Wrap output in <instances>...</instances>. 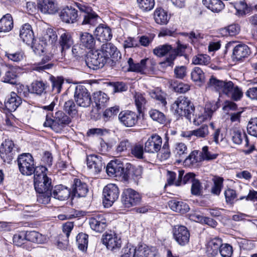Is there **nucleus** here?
Here are the masks:
<instances>
[{"instance_id":"nucleus-1","label":"nucleus","mask_w":257,"mask_h":257,"mask_svg":"<svg viewBox=\"0 0 257 257\" xmlns=\"http://www.w3.org/2000/svg\"><path fill=\"white\" fill-rule=\"evenodd\" d=\"M71 121V119L69 116L62 111L59 110L55 112L53 119L52 118L50 114H47L46 115V119L43 123V126L50 127L55 132L59 133L66 125H68Z\"/></svg>"},{"instance_id":"nucleus-2","label":"nucleus","mask_w":257,"mask_h":257,"mask_svg":"<svg viewBox=\"0 0 257 257\" xmlns=\"http://www.w3.org/2000/svg\"><path fill=\"white\" fill-rule=\"evenodd\" d=\"M47 170L45 167L37 166L34 175V187L37 192L51 190V179L47 176Z\"/></svg>"},{"instance_id":"nucleus-3","label":"nucleus","mask_w":257,"mask_h":257,"mask_svg":"<svg viewBox=\"0 0 257 257\" xmlns=\"http://www.w3.org/2000/svg\"><path fill=\"white\" fill-rule=\"evenodd\" d=\"M175 112L180 116H184L191 120V115L194 111V107L191 105L189 99L184 96L178 97L172 105Z\"/></svg>"},{"instance_id":"nucleus-4","label":"nucleus","mask_w":257,"mask_h":257,"mask_svg":"<svg viewBox=\"0 0 257 257\" xmlns=\"http://www.w3.org/2000/svg\"><path fill=\"white\" fill-rule=\"evenodd\" d=\"M17 161L19 171L22 175L30 176L35 174L37 167L31 154L23 153L19 155Z\"/></svg>"},{"instance_id":"nucleus-5","label":"nucleus","mask_w":257,"mask_h":257,"mask_svg":"<svg viewBox=\"0 0 257 257\" xmlns=\"http://www.w3.org/2000/svg\"><path fill=\"white\" fill-rule=\"evenodd\" d=\"M153 54L162 57L168 55L165 60L162 62V64L166 66H173L174 61L176 58L177 52L173 49V47L169 44L160 45L155 47L153 50Z\"/></svg>"},{"instance_id":"nucleus-6","label":"nucleus","mask_w":257,"mask_h":257,"mask_svg":"<svg viewBox=\"0 0 257 257\" xmlns=\"http://www.w3.org/2000/svg\"><path fill=\"white\" fill-rule=\"evenodd\" d=\"M17 148L14 142L7 139L0 147V156L4 162L10 163L16 155Z\"/></svg>"},{"instance_id":"nucleus-7","label":"nucleus","mask_w":257,"mask_h":257,"mask_svg":"<svg viewBox=\"0 0 257 257\" xmlns=\"http://www.w3.org/2000/svg\"><path fill=\"white\" fill-rule=\"evenodd\" d=\"M121 200L125 207L130 208L139 204L142 200V196L136 191L131 188H127L122 192Z\"/></svg>"},{"instance_id":"nucleus-8","label":"nucleus","mask_w":257,"mask_h":257,"mask_svg":"<svg viewBox=\"0 0 257 257\" xmlns=\"http://www.w3.org/2000/svg\"><path fill=\"white\" fill-rule=\"evenodd\" d=\"M77 105L82 107H89L91 102L90 94L85 86H77L74 95Z\"/></svg>"},{"instance_id":"nucleus-9","label":"nucleus","mask_w":257,"mask_h":257,"mask_svg":"<svg viewBox=\"0 0 257 257\" xmlns=\"http://www.w3.org/2000/svg\"><path fill=\"white\" fill-rule=\"evenodd\" d=\"M76 6L82 13L80 16L83 18L82 25L94 26L98 23L99 17L91 8L80 3H76Z\"/></svg>"},{"instance_id":"nucleus-10","label":"nucleus","mask_w":257,"mask_h":257,"mask_svg":"<svg viewBox=\"0 0 257 257\" xmlns=\"http://www.w3.org/2000/svg\"><path fill=\"white\" fill-rule=\"evenodd\" d=\"M119 191L117 186L114 184L107 185L103 190V203L105 207H110L118 199Z\"/></svg>"},{"instance_id":"nucleus-11","label":"nucleus","mask_w":257,"mask_h":257,"mask_svg":"<svg viewBox=\"0 0 257 257\" xmlns=\"http://www.w3.org/2000/svg\"><path fill=\"white\" fill-rule=\"evenodd\" d=\"M102 55L103 53L98 50L89 52L85 60L86 64L93 69L102 68L107 62Z\"/></svg>"},{"instance_id":"nucleus-12","label":"nucleus","mask_w":257,"mask_h":257,"mask_svg":"<svg viewBox=\"0 0 257 257\" xmlns=\"http://www.w3.org/2000/svg\"><path fill=\"white\" fill-rule=\"evenodd\" d=\"M207 85L208 88L219 92V94H225V93L228 92L229 89L231 88L232 81L219 80L212 75L209 78Z\"/></svg>"},{"instance_id":"nucleus-13","label":"nucleus","mask_w":257,"mask_h":257,"mask_svg":"<svg viewBox=\"0 0 257 257\" xmlns=\"http://www.w3.org/2000/svg\"><path fill=\"white\" fill-rule=\"evenodd\" d=\"M162 145V138L157 134L152 135L145 143L144 151L149 153H158L161 150Z\"/></svg>"},{"instance_id":"nucleus-14","label":"nucleus","mask_w":257,"mask_h":257,"mask_svg":"<svg viewBox=\"0 0 257 257\" xmlns=\"http://www.w3.org/2000/svg\"><path fill=\"white\" fill-rule=\"evenodd\" d=\"M102 239L107 249L112 251H116L121 247V239L114 233H105L103 235Z\"/></svg>"},{"instance_id":"nucleus-15","label":"nucleus","mask_w":257,"mask_h":257,"mask_svg":"<svg viewBox=\"0 0 257 257\" xmlns=\"http://www.w3.org/2000/svg\"><path fill=\"white\" fill-rule=\"evenodd\" d=\"M103 53L104 58L107 61L109 58H112L113 61H117L121 58V54L117 48L112 43H108L102 45L101 49L98 50Z\"/></svg>"},{"instance_id":"nucleus-16","label":"nucleus","mask_w":257,"mask_h":257,"mask_svg":"<svg viewBox=\"0 0 257 257\" xmlns=\"http://www.w3.org/2000/svg\"><path fill=\"white\" fill-rule=\"evenodd\" d=\"M219 99H218L217 101H212L207 102L204 108L205 114L204 115H199L198 118L194 117L193 118L194 124L199 125L205 119L210 118L213 113L219 108Z\"/></svg>"},{"instance_id":"nucleus-17","label":"nucleus","mask_w":257,"mask_h":257,"mask_svg":"<svg viewBox=\"0 0 257 257\" xmlns=\"http://www.w3.org/2000/svg\"><path fill=\"white\" fill-rule=\"evenodd\" d=\"M175 240L181 245H185L189 241L190 233L187 228L183 225H176L173 230Z\"/></svg>"},{"instance_id":"nucleus-18","label":"nucleus","mask_w":257,"mask_h":257,"mask_svg":"<svg viewBox=\"0 0 257 257\" xmlns=\"http://www.w3.org/2000/svg\"><path fill=\"white\" fill-rule=\"evenodd\" d=\"M74 41L70 33L65 31L62 33L58 40V48L61 52L62 57H64L66 51L73 45Z\"/></svg>"},{"instance_id":"nucleus-19","label":"nucleus","mask_w":257,"mask_h":257,"mask_svg":"<svg viewBox=\"0 0 257 257\" xmlns=\"http://www.w3.org/2000/svg\"><path fill=\"white\" fill-rule=\"evenodd\" d=\"M139 116L134 111L124 110L118 114V119L120 123L126 127L135 126L138 120Z\"/></svg>"},{"instance_id":"nucleus-20","label":"nucleus","mask_w":257,"mask_h":257,"mask_svg":"<svg viewBox=\"0 0 257 257\" xmlns=\"http://www.w3.org/2000/svg\"><path fill=\"white\" fill-rule=\"evenodd\" d=\"M20 37L21 40L28 45L36 48V40L31 26L26 23L23 25L20 30Z\"/></svg>"},{"instance_id":"nucleus-21","label":"nucleus","mask_w":257,"mask_h":257,"mask_svg":"<svg viewBox=\"0 0 257 257\" xmlns=\"http://www.w3.org/2000/svg\"><path fill=\"white\" fill-rule=\"evenodd\" d=\"M87 166L90 172L96 174L99 173L102 168L105 167L101 158L97 155H90L87 157Z\"/></svg>"},{"instance_id":"nucleus-22","label":"nucleus","mask_w":257,"mask_h":257,"mask_svg":"<svg viewBox=\"0 0 257 257\" xmlns=\"http://www.w3.org/2000/svg\"><path fill=\"white\" fill-rule=\"evenodd\" d=\"M90 227L96 232H101L106 226V220L104 215L100 213L94 214L89 218Z\"/></svg>"},{"instance_id":"nucleus-23","label":"nucleus","mask_w":257,"mask_h":257,"mask_svg":"<svg viewBox=\"0 0 257 257\" xmlns=\"http://www.w3.org/2000/svg\"><path fill=\"white\" fill-rule=\"evenodd\" d=\"M88 191L87 184L78 179H75L72 186V194L76 197H85Z\"/></svg>"},{"instance_id":"nucleus-24","label":"nucleus","mask_w":257,"mask_h":257,"mask_svg":"<svg viewBox=\"0 0 257 257\" xmlns=\"http://www.w3.org/2000/svg\"><path fill=\"white\" fill-rule=\"evenodd\" d=\"M20 96L14 92H11L5 99V105L9 111H14L22 103Z\"/></svg>"},{"instance_id":"nucleus-25","label":"nucleus","mask_w":257,"mask_h":257,"mask_svg":"<svg viewBox=\"0 0 257 257\" xmlns=\"http://www.w3.org/2000/svg\"><path fill=\"white\" fill-rule=\"evenodd\" d=\"M60 17L65 23H73L78 17L77 11L71 6H66L61 11Z\"/></svg>"},{"instance_id":"nucleus-26","label":"nucleus","mask_w":257,"mask_h":257,"mask_svg":"<svg viewBox=\"0 0 257 257\" xmlns=\"http://www.w3.org/2000/svg\"><path fill=\"white\" fill-rule=\"evenodd\" d=\"M94 34L97 40L103 42L110 40L112 37L111 29L103 25H99L95 29Z\"/></svg>"},{"instance_id":"nucleus-27","label":"nucleus","mask_w":257,"mask_h":257,"mask_svg":"<svg viewBox=\"0 0 257 257\" xmlns=\"http://www.w3.org/2000/svg\"><path fill=\"white\" fill-rule=\"evenodd\" d=\"M222 244V239L219 238H214L211 239L206 246V253L208 257L216 256Z\"/></svg>"},{"instance_id":"nucleus-28","label":"nucleus","mask_w":257,"mask_h":257,"mask_svg":"<svg viewBox=\"0 0 257 257\" xmlns=\"http://www.w3.org/2000/svg\"><path fill=\"white\" fill-rule=\"evenodd\" d=\"M71 192L66 187L59 185L56 186L52 192V196L59 200L63 201L67 199L70 196Z\"/></svg>"},{"instance_id":"nucleus-29","label":"nucleus","mask_w":257,"mask_h":257,"mask_svg":"<svg viewBox=\"0 0 257 257\" xmlns=\"http://www.w3.org/2000/svg\"><path fill=\"white\" fill-rule=\"evenodd\" d=\"M249 53V48L247 45L243 44H238L233 49L232 59L234 60L240 61L242 58L246 57Z\"/></svg>"},{"instance_id":"nucleus-30","label":"nucleus","mask_w":257,"mask_h":257,"mask_svg":"<svg viewBox=\"0 0 257 257\" xmlns=\"http://www.w3.org/2000/svg\"><path fill=\"white\" fill-rule=\"evenodd\" d=\"M38 9L44 14H54L57 11L55 0H42L38 4Z\"/></svg>"},{"instance_id":"nucleus-31","label":"nucleus","mask_w":257,"mask_h":257,"mask_svg":"<svg viewBox=\"0 0 257 257\" xmlns=\"http://www.w3.org/2000/svg\"><path fill=\"white\" fill-rule=\"evenodd\" d=\"M148 61L149 59L146 58L142 59L140 63H134L133 59L132 58H130L127 60V64L128 65V70L144 73L147 69V62Z\"/></svg>"},{"instance_id":"nucleus-32","label":"nucleus","mask_w":257,"mask_h":257,"mask_svg":"<svg viewBox=\"0 0 257 257\" xmlns=\"http://www.w3.org/2000/svg\"><path fill=\"white\" fill-rule=\"evenodd\" d=\"M184 173L185 171L183 170L178 171V179L175 183V186H179L189 182L192 183L196 179L195 175L193 173Z\"/></svg>"},{"instance_id":"nucleus-33","label":"nucleus","mask_w":257,"mask_h":257,"mask_svg":"<svg viewBox=\"0 0 257 257\" xmlns=\"http://www.w3.org/2000/svg\"><path fill=\"white\" fill-rule=\"evenodd\" d=\"M155 22L159 25H166L169 20L167 12L161 8H157L153 14Z\"/></svg>"},{"instance_id":"nucleus-34","label":"nucleus","mask_w":257,"mask_h":257,"mask_svg":"<svg viewBox=\"0 0 257 257\" xmlns=\"http://www.w3.org/2000/svg\"><path fill=\"white\" fill-rule=\"evenodd\" d=\"M80 45L84 48L92 49L95 44L93 36L88 33H81L80 35Z\"/></svg>"},{"instance_id":"nucleus-35","label":"nucleus","mask_w":257,"mask_h":257,"mask_svg":"<svg viewBox=\"0 0 257 257\" xmlns=\"http://www.w3.org/2000/svg\"><path fill=\"white\" fill-rule=\"evenodd\" d=\"M14 27L13 20L11 14H7L0 20V32H8Z\"/></svg>"},{"instance_id":"nucleus-36","label":"nucleus","mask_w":257,"mask_h":257,"mask_svg":"<svg viewBox=\"0 0 257 257\" xmlns=\"http://www.w3.org/2000/svg\"><path fill=\"white\" fill-rule=\"evenodd\" d=\"M5 56L8 60L16 63H19L22 61L25 58L24 52L22 50L14 51L12 50H8L4 52Z\"/></svg>"},{"instance_id":"nucleus-37","label":"nucleus","mask_w":257,"mask_h":257,"mask_svg":"<svg viewBox=\"0 0 257 257\" xmlns=\"http://www.w3.org/2000/svg\"><path fill=\"white\" fill-rule=\"evenodd\" d=\"M231 140L233 143L236 145H240L242 141L244 140L245 146H249V141L244 132L240 130H234L231 134Z\"/></svg>"},{"instance_id":"nucleus-38","label":"nucleus","mask_w":257,"mask_h":257,"mask_svg":"<svg viewBox=\"0 0 257 257\" xmlns=\"http://www.w3.org/2000/svg\"><path fill=\"white\" fill-rule=\"evenodd\" d=\"M174 154L176 158L179 159V162H182L188 154L186 145L183 143H177L175 144Z\"/></svg>"},{"instance_id":"nucleus-39","label":"nucleus","mask_w":257,"mask_h":257,"mask_svg":"<svg viewBox=\"0 0 257 257\" xmlns=\"http://www.w3.org/2000/svg\"><path fill=\"white\" fill-rule=\"evenodd\" d=\"M47 84L42 80H35L31 84L29 91L39 95L46 93Z\"/></svg>"},{"instance_id":"nucleus-40","label":"nucleus","mask_w":257,"mask_h":257,"mask_svg":"<svg viewBox=\"0 0 257 257\" xmlns=\"http://www.w3.org/2000/svg\"><path fill=\"white\" fill-rule=\"evenodd\" d=\"M93 97L96 106L98 109L104 107L109 100L107 95L100 91L94 92Z\"/></svg>"},{"instance_id":"nucleus-41","label":"nucleus","mask_w":257,"mask_h":257,"mask_svg":"<svg viewBox=\"0 0 257 257\" xmlns=\"http://www.w3.org/2000/svg\"><path fill=\"white\" fill-rule=\"evenodd\" d=\"M169 205L172 210L181 213H185L189 210L188 205L183 201L172 200L169 202Z\"/></svg>"},{"instance_id":"nucleus-42","label":"nucleus","mask_w":257,"mask_h":257,"mask_svg":"<svg viewBox=\"0 0 257 257\" xmlns=\"http://www.w3.org/2000/svg\"><path fill=\"white\" fill-rule=\"evenodd\" d=\"M191 78L193 81L201 85L205 81V74L202 70L198 67H195L191 71Z\"/></svg>"},{"instance_id":"nucleus-43","label":"nucleus","mask_w":257,"mask_h":257,"mask_svg":"<svg viewBox=\"0 0 257 257\" xmlns=\"http://www.w3.org/2000/svg\"><path fill=\"white\" fill-rule=\"evenodd\" d=\"M26 239L33 242L42 243L46 240L45 236L35 231H27L25 232Z\"/></svg>"},{"instance_id":"nucleus-44","label":"nucleus","mask_w":257,"mask_h":257,"mask_svg":"<svg viewBox=\"0 0 257 257\" xmlns=\"http://www.w3.org/2000/svg\"><path fill=\"white\" fill-rule=\"evenodd\" d=\"M225 94L230 97L234 101L240 100L243 95L241 90L237 86H234L232 82L231 88L229 89L228 92L225 93Z\"/></svg>"},{"instance_id":"nucleus-45","label":"nucleus","mask_w":257,"mask_h":257,"mask_svg":"<svg viewBox=\"0 0 257 257\" xmlns=\"http://www.w3.org/2000/svg\"><path fill=\"white\" fill-rule=\"evenodd\" d=\"M88 238V235L83 233H80L76 236V242L78 247L83 252H85L87 250Z\"/></svg>"},{"instance_id":"nucleus-46","label":"nucleus","mask_w":257,"mask_h":257,"mask_svg":"<svg viewBox=\"0 0 257 257\" xmlns=\"http://www.w3.org/2000/svg\"><path fill=\"white\" fill-rule=\"evenodd\" d=\"M211 58L207 54H198L194 56L192 60V62L194 65H207L210 63Z\"/></svg>"},{"instance_id":"nucleus-47","label":"nucleus","mask_w":257,"mask_h":257,"mask_svg":"<svg viewBox=\"0 0 257 257\" xmlns=\"http://www.w3.org/2000/svg\"><path fill=\"white\" fill-rule=\"evenodd\" d=\"M134 98L137 109L141 112L147 103V100L143 94L137 92L134 93Z\"/></svg>"},{"instance_id":"nucleus-48","label":"nucleus","mask_w":257,"mask_h":257,"mask_svg":"<svg viewBox=\"0 0 257 257\" xmlns=\"http://www.w3.org/2000/svg\"><path fill=\"white\" fill-rule=\"evenodd\" d=\"M149 95L152 98L156 99L163 106H165L167 104L164 93L159 89L156 88L150 90L149 91Z\"/></svg>"},{"instance_id":"nucleus-49","label":"nucleus","mask_w":257,"mask_h":257,"mask_svg":"<svg viewBox=\"0 0 257 257\" xmlns=\"http://www.w3.org/2000/svg\"><path fill=\"white\" fill-rule=\"evenodd\" d=\"M210 126L213 131L211 136L213 141L216 144H219L220 141H221L223 140V134L221 133V127L217 126L213 122L210 123Z\"/></svg>"},{"instance_id":"nucleus-50","label":"nucleus","mask_w":257,"mask_h":257,"mask_svg":"<svg viewBox=\"0 0 257 257\" xmlns=\"http://www.w3.org/2000/svg\"><path fill=\"white\" fill-rule=\"evenodd\" d=\"M76 104L72 99L66 101L63 106L64 111L71 116L77 114L78 112Z\"/></svg>"},{"instance_id":"nucleus-51","label":"nucleus","mask_w":257,"mask_h":257,"mask_svg":"<svg viewBox=\"0 0 257 257\" xmlns=\"http://www.w3.org/2000/svg\"><path fill=\"white\" fill-rule=\"evenodd\" d=\"M53 91L55 93H59L62 89V86L64 83V79L62 77L52 76L50 78Z\"/></svg>"},{"instance_id":"nucleus-52","label":"nucleus","mask_w":257,"mask_h":257,"mask_svg":"<svg viewBox=\"0 0 257 257\" xmlns=\"http://www.w3.org/2000/svg\"><path fill=\"white\" fill-rule=\"evenodd\" d=\"M49 60V59L48 57L43 59L40 63L35 64L33 66V69L39 72H42L51 69L54 65L52 63L46 64L47 62Z\"/></svg>"},{"instance_id":"nucleus-53","label":"nucleus","mask_w":257,"mask_h":257,"mask_svg":"<svg viewBox=\"0 0 257 257\" xmlns=\"http://www.w3.org/2000/svg\"><path fill=\"white\" fill-rule=\"evenodd\" d=\"M138 257H159L155 249H151L148 247L142 246L139 247Z\"/></svg>"},{"instance_id":"nucleus-54","label":"nucleus","mask_w":257,"mask_h":257,"mask_svg":"<svg viewBox=\"0 0 257 257\" xmlns=\"http://www.w3.org/2000/svg\"><path fill=\"white\" fill-rule=\"evenodd\" d=\"M150 116L155 121L160 123H164L166 121V117L164 114L157 109H151L149 111Z\"/></svg>"},{"instance_id":"nucleus-55","label":"nucleus","mask_w":257,"mask_h":257,"mask_svg":"<svg viewBox=\"0 0 257 257\" xmlns=\"http://www.w3.org/2000/svg\"><path fill=\"white\" fill-rule=\"evenodd\" d=\"M37 193V201L39 203L47 204L50 202L52 196L51 190Z\"/></svg>"},{"instance_id":"nucleus-56","label":"nucleus","mask_w":257,"mask_h":257,"mask_svg":"<svg viewBox=\"0 0 257 257\" xmlns=\"http://www.w3.org/2000/svg\"><path fill=\"white\" fill-rule=\"evenodd\" d=\"M17 74L16 72L11 70L7 71L3 77L2 81L5 83H8L12 84L16 83V78Z\"/></svg>"},{"instance_id":"nucleus-57","label":"nucleus","mask_w":257,"mask_h":257,"mask_svg":"<svg viewBox=\"0 0 257 257\" xmlns=\"http://www.w3.org/2000/svg\"><path fill=\"white\" fill-rule=\"evenodd\" d=\"M137 2L140 9L144 12L151 11L155 5L154 0H137Z\"/></svg>"},{"instance_id":"nucleus-58","label":"nucleus","mask_w":257,"mask_h":257,"mask_svg":"<svg viewBox=\"0 0 257 257\" xmlns=\"http://www.w3.org/2000/svg\"><path fill=\"white\" fill-rule=\"evenodd\" d=\"M119 111L118 106H114L106 109L103 113V118L105 121H108L117 115Z\"/></svg>"},{"instance_id":"nucleus-59","label":"nucleus","mask_w":257,"mask_h":257,"mask_svg":"<svg viewBox=\"0 0 257 257\" xmlns=\"http://www.w3.org/2000/svg\"><path fill=\"white\" fill-rule=\"evenodd\" d=\"M247 131L248 134L257 138V117L250 119L247 124Z\"/></svg>"},{"instance_id":"nucleus-60","label":"nucleus","mask_w":257,"mask_h":257,"mask_svg":"<svg viewBox=\"0 0 257 257\" xmlns=\"http://www.w3.org/2000/svg\"><path fill=\"white\" fill-rule=\"evenodd\" d=\"M155 37V35L154 34H149L139 37V44H140L142 46L147 47L152 43Z\"/></svg>"},{"instance_id":"nucleus-61","label":"nucleus","mask_w":257,"mask_h":257,"mask_svg":"<svg viewBox=\"0 0 257 257\" xmlns=\"http://www.w3.org/2000/svg\"><path fill=\"white\" fill-rule=\"evenodd\" d=\"M202 186L198 179H195L192 183L191 192L195 196H200L202 194Z\"/></svg>"},{"instance_id":"nucleus-62","label":"nucleus","mask_w":257,"mask_h":257,"mask_svg":"<svg viewBox=\"0 0 257 257\" xmlns=\"http://www.w3.org/2000/svg\"><path fill=\"white\" fill-rule=\"evenodd\" d=\"M185 36H187L192 43L197 42L200 40L204 38V34L199 31H191L189 33H185Z\"/></svg>"},{"instance_id":"nucleus-63","label":"nucleus","mask_w":257,"mask_h":257,"mask_svg":"<svg viewBox=\"0 0 257 257\" xmlns=\"http://www.w3.org/2000/svg\"><path fill=\"white\" fill-rule=\"evenodd\" d=\"M121 257H138V250L134 247L127 246L122 249Z\"/></svg>"},{"instance_id":"nucleus-64","label":"nucleus","mask_w":257,"mask_h":257,"mask_svg":"<svg viewBox=\"0 0 257 257\" xmlns=\"http://www.w3.org/2000/svg\"><path fill=\"white\" fill-rule=\"evenodd\" d=\"M219 252L222 257H231L233 252L232 247L229 244L222 243Z\"/></svg>"}]
</instances>
